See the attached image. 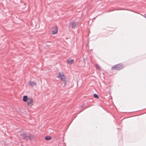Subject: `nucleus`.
Instances as JSON below:
<instances>
[{"label": "nucleus", "mask_w": 146, "mask_h": 146, "mask_svg": "<svg viewBox=\"0 0 146 146\" xmlns=\"http://www.w3.org/2000/svg\"><path fill=\"white\" fill-rule=\"evenodd\" d=\"M23 100L24 102H27V105L28 106H31L33 105V100L31 98H28L27 96L23 97Z\"/></svg>", "instance_id": "f257e3e1"}, {"label": "nucleus", "mask_w": 146, "mask_h": 146, "mask_svg": "<svg viewBox=\"0 0 146 146\" xmlns=\"http://www.w3.org/2000/svg\"><path fill=\"white\" fill-rule=\"evenodd\" d=\"M124 67L122 64H119L112 67L111 69L113 70H119L122 69Z\"/></svg>", "instance_id": "f03ea898"}, {"label": "nucleus", "mask_w": 146, "mask_h": 146, "mask_svg": "<svg viewBox=\"0 0 146 146\" xmlns=\"http://www.w3.org/2000/svg\"><path fill=\"white\" fill-rule=\"evenodd\" d=\"M58 78L60 79L61 80L63 81H66V78L64 73L62 72H60L58 76Z\"/></svg>", "instance_id": "7ed1b4c3"}, {"label": "nucleus", "mask_w": 146, "mask_h": 146, "mask_svg": "<svg viewBox=\"0 0 146 146\" xmlns=\"http://www.w3.org/2000/svg\"><path fill=\"white\" fill-rule=\"evenodd\" d=\"M22 136L24 138L27 139H30L32 137V135L31 134L26 133H24Z\"/></svg>", "instance_id": "20e7f679"}, {"label": "nucleus", "mask_w": 146, "mask_h": 146, "mask_svg": "<svg viewBox=\"0 0 146 146\" xmlns=\"http://www.w3.org/2000/svg\"><path fill=\"white\" fill-rule=\"evenodd\" d=\"M58 30L56 27H54L53 30L52 31V34H56L58 33Z\"/></svg>", "instance_id": "39448f33"}, {"label": "nucleus", "mask_w": 146, "mask_h": 146, "mask_svg": "<svg viewBox=\"0 0 146 146\" xmlns=\"http://www.w3.org/2000/svg\"><path fill=\"white\" fill-rule=\"evenodd\" d=\"M28 84L31 86H33L36 85V83L34 82L29 81L28 82Z\"/></svg>", "instance_id": "423d86ee"}, {"label": "nucleus", "mask_w": 146, "mask_h": 146, "mask_svg": "<svg viewBox=\"0 0 146 146\" xmlns=\"http://www.w3.org/2000/svg\"><path fill=\"white\" fill-rule=\"evenodd\" d=\"M67 62L68 64H71L73 63L74 60L72 59L68 60Z\"/></svg>", "instance_id": "0eeeda50"}, {"label": "nucleus", "mask_w": 146, "mask_h": 146, "mask_svg": "<svg viewBox=\"0 0 146 146\" xmlns=\"http://www.w3.org/2000/svg\"><path fill=\"white\" fill-rule=\"evenodd\" d=\"M78 25L77 23H74L72 24V28H75Z\"/></svg>", "instance_id": "6e6552de"}, {"label": "nucleus", "mask_w": 146, "mask_h": 146, "mask_svg": "<svg viewBox=\"0 0 146 146\" xmlns=\"http://www.w3.org/2000/svg\"><path fill=\"white\" fill-rule=\"evenodd\" d=\"M51 139V137L50 136H47L45 137V139L46 140H50Z\"/></svg>", "instance_id": "1a4fd4ad"}, {"label": "nucleus", "mask_w": 146, "mask_h": 146, "mask_svg": "<svg viewBox=\"0 0 146 146\" xmlns=\"http://www.w3.org/2000/svg\"><path fill=\"white\" fill-rule=\"evenodd\" d=\"M94 98H99L97 94H94Z\"/></svg>", "instance_id": "9d476101"}, {"label": "nucleus", "mask_w": 146, "mask_h": 146, "mask_svg": "<svg viewBox=\"0 0 146 146\" xmlns=\"http://www.w3.org/2000/svg\"><path fill=\"white\" fill-rule=\"evenodd\" d=\"M96 67L97 69L99 70L100 69V67L97 64H96Z\"/></svg>", "instance_id": "9b49d317"}, {"label": "nucleus", "mask_w": 146, "mask_h": 146, "mask_svg": "<svg viewBox=\"0 0 146 146\" xmlns=\"http://www.w3.org/2000/svg\"><path fill=\"white\" fill-rule=\"evenodd\" d=\"M144 17L145 18H146V14L145 15Z\"/></svg>", "instance_id": "f8f14e48"}]
</instances>
